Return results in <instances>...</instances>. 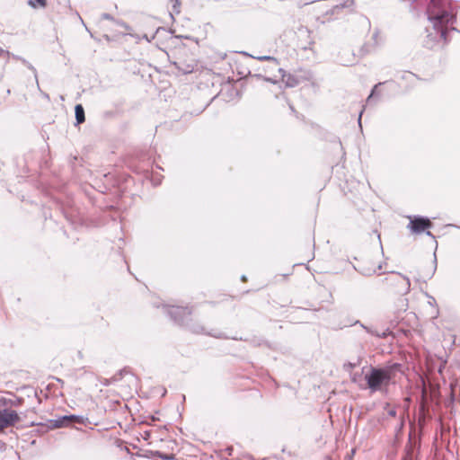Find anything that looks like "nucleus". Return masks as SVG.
Instances as JSON below:
<instances>
[{
	"instance_id": "7",
	"label": "nucleus",
	"mask_w": 460,
	"mask_h": 460,
	"mask_svg": "<svg viewBox=\"0 0 460 460\" xmlns=\"http://www.w3.org/2000/svg\"><path fill=\"white\" fill-rule=\"evenodd\" d=\"M72 424V417L69 415H64L55 420H49V427L50 429H58L63 427H68Z\"/></svg>"
},
{
	"instance_id": "28",
	"label": "nucleus",
	"mask_w": 460,
	"mask_h": 460,
	"mask_svg": "<svg viewBox=\"0 0 460 460\" xmlns=\"http://www.w3.org/2000/svg\"><path fill=\"white\" fill-rule=\"evenodd\" d=\"M403 425H404V422H403V420H402L401 424H400V429L403 427Z\"/></svg>"
},
{
	"instance_id": "8",
	"label": "nucleus",
	"mask_w": 460,
	"mask_h": 460,
	"mask_svg": "<svg viewBox=\"0 0 460 460\" xmlns=\"http://www.w3.org/2000/svg\"><path fill=\"white\" fill-rule=\"evenodd\" d=\"M358 324H360V326H361L362 328H364V329L367 331V332H368V333H370V334H372V335H374V336H376V337H377V338H382V339H384V338H386L388 335H390V334H391V331H390L389 329H385V331H383V332H378V331L374 330V329H372V328H370V327L365 326V325H364V324H362L359 321H357V322H356V324H358Z\"/></svg>"
},
{
	"instance_id": "1",
	"label": "nucleus",
	"mask_w": 460,
	"mask_h": 460,
	"mask_svg": "<svg viewBox=\"0 0 460 460\" xmlns=\"http://www.w3.org/2000/svg\"><path fill=\"white\" fill-rule=\"evenodd\" d=\"M429 20L433 23L435 30L440 32L441 39L447 43V24L456 20L455 12L450 0H430L428 7Z\"/></svg>"
},
{
	"instance_id": "26",
	"label": "nucleus",
	"mask_w": 460,
	"mask_h": 460,
	"mask_svg": "<svg viewBox=\"0 0 460 460\" xmlns=\"http://www.w3.org/2000/svg\"><path fill=\"white\" fill-rule=\"evenodd\" d=\"M29 68H30L31 70H32V71H33V73H34V75H35V77L37 78V72H36L35 67H34V66H32L31 65H30V66H29Z\"/></svg>"
},
{
	"instance_id": "16",
	"label": "nucleus",
	"mask_w": 460,
	"mask_h": 460,
	"mask_svg": "<svg viewBox=\"0 0 460 460\" xmlns=\"http://www.w3.org/2000/svg\"><path fill=\"white\" fill-rule=\"evenodd\" d=\"M172 12L174 13H180V1L179 0H174V4L172 5Z\"/></svg>"
},
{
	"instance_id": "3",
	"label": "nucleus",
	"mask_w": 460,
	"mask_h": 460,
	"mask_svg": "<svg viewBox=\"0 0 460 460\" xmlns=\"http://www.w3.org/2000/svg\"><path fill=\"white\" fill-rule=\"evenodd\" d=\"M167 314L179 325L185 326L194 333H203L204 327L199 323H190L191 311L188 307L168 306Z\"/></svg>"
},
{
	"instance_id": "14",
	"label": "nucleus",
	"mask_w": 460,
	"mask_h": 460,
	"mask_svg": "<svg viewBox=\"0 0 460 460\" xmlns=\"http://www.w3.org/2000/svg\"><path fill=\"white\" fill-rule=\"evenodd\" d=\"M298 84L297 79H296L293 75H288L286 79V84L288 87H295Z\"/></svg>"
},
{
	"instance_id": "13",
	"label": "nucleus",
	"mask_w": 460,
	"mask_h": 460,
	"mask_svg": "<svg viewBox=\"0 0 460 460\" xmlns=\"http://www.w3.org/2000/svg\"><path fill=\"white\" fill-rule=\"evenodd\" d=\"M402 460H416L414 449L411 446L407 449L406 454L403 456Z\"/></svg>"
},
{
	"instance_id": "9",
	"label": "nucleus",
	"mask_w": 460,
	"mask_h": 460,
	"mask_svg": "<svg viewBox=\"0 0 460 460\" xmlns=\"http://www.w3.org/2000/svg\"><path fill=\"white\" fill-rule=\"evenodd\" d=\"M76 124H82L85 120L84 109L82 104H76L75 107Z\"/></svg>"
},
{
	"instance_id": "33",
	"label": "nucleus",
	"mask_w": 460,
	"mask_h": 460,
	"mask_svg": "<svg viewBox=\"0 0 460 460\" xmlns=\"http://www.w3.org/2000/svg\"><path fill=\"white\" fill-rule=\"evenodd\" d=\"M435 270H436V267L434 268L433 271L431 272V276L434 275Z\"/></svg>"
},
{
	"instance_id": "30",
	"label": "nucleus",
	"mask_w": 460,
	"mask_h": 460,
	"mask_svg": "<svg viewBox=\"0 0 460 460\" xmlns=\"http://www.w3.org/2000/svg\"><path fill=\"white\" fill-rule=\"evenodd\" d=\"M241 279H242L243 281L246 280V277L244 275H243Z\"/></svg>"
},
{
	"instance_id": "11",
	"label": "nucleus",
	"mask_w": 460,
	"mask_h": 460,
	"mask_svg": "<svg viewBox=\"0 0 460 460\" xmlns=\"http://www.w3.org/2000/svg\"><path fill=\"white\" fill-rule=\"evenodd\" d=\"M152 455L154 456L159 457V458H161L163 460H173L174 459V455L173 454H165V453H163V452H160V451H153Z\"/></svg>"
},
{
	"instance_id": "2",
	"label": "nucleus",
	"mask_w": 460,
	"mask_h": 460,
	"mask_svg": "<svg viewBox=\"0 0 460 460\" xmlns=\"http://www.w3.org/2000/svg\"><path fill=\"white\" fill-rule=\"evenodd\" d=\"M401 365L394 363L388 367H371L368 373L365 376L367 387L371 392L382 390L384 386H387L393 377L394 373L400 368Z\"/></svg>"
},
{
	"instance_id": "20",
	"label": "nucleus",
	"mask_w": 460,
	"mask_h": 460,
	"mask_svg": "<svg viewBox=\"0 0 460 460\" xmlns=\"http://www.w3.org/2000/svg\"><path fill=\"white\" fill-rule=\"evenodd\" d=\"M354 4V0H348L345 4L341 5L342 8L349 7Z\"/></svg>"
},
{
	"instance_id": "25",
	"label": "nucleus",
	"mask_w": 460,
	"mask_h": 460,
	"mask_svg": "<svg viewBox=\"0 0 460 460\" xmlns=\"http://www.w3.org/2000/svg\"><path fill=\"white\" fill-rule=\"evenodd\" d=\"M414 76H415V75H414V74H412V73H410V72H408V73H406V74H405V77H406L407 79H409L410 77H414Z\"/></svg>"
},
{
	"instance_id": "5",
	"label": "nucleus",
	"mask_w": 460,
	"mask_h": 460,
	"mask_svg": "<svg viewBox=\"0 0 460 460\" xmlns=\"http://www.w3.org/2000/svg\"><path fill=\"white\" fill-rule=\"evenodd\" d=\"M432 226L431 221L425 217L415 216L410 220L409 227L415 234H420Z\"/></svg>"
},
{
	"instance_id": "23",
	"label": "nucleus",
	"mask_w": 460,
	"mask_h": 460,
	"mask_svg": "<svg viewBox=\"0 0 460 460\" xmlns=\"http://www.w3.org/2000/svg\"><path fill=\"white\" fill-rule=\"evenodd\" d=\"M9 52L0 48V57H3L4 55H8Z\"/></svg>"
},
{
	"instance_id": "21",
	"label": "nucleus",
	"mask_w": 460,
	"mask_h": 460,
	"mask_svg": "<svg viewBox=\"0 0 460 460\" xmlns=\"http://www.w3.org/2000/svg\"><path fill=\"white\" fill-rule=\"evenodd\" d=\"M397 414L396 412V410L395 409H391L388 411V415L391 416V417H395Z\"/></svg>"
},
{
	"instance_id": "24",
	"label": "nucleus",
	"mask_w": 460,
	"mask_h": 460,
	"mask_svg": "<svg viewBox=\"0 0 460 460\" xmlns=\"http://www.w3.org/2000/svg\"><path fill=\"white\" fill-rule=\"evenodd\" d=\"M363 111H364V109L360 111L359 116H358V125H359L360 128H361V117H362V114H363Z\"/></svg>"
},
{
	"instance_id": "4",
	"label": "nucleus",
	"mask_w": 460,
	"mask_h": 460,
	"mask_svg": "<svg viewBox=\"0 0 460 460\" xmlns=\"http://www.w3.org/2000/svg\"><path fill=\"white\" fill-rule=\"evenodd\" d=\"M384 281L391 286L395 288V292L400 295H405L409 293L411 288V282L409 278L402 275L401 273H396L394 276L390 278H385Z\"/></svg>"
},
{
	"instance_id": "19",
	"label": "nucleus",
	"mask_w": 460,
	"mask_h": 460,
	"mask_svg": "<svg viewBox=\"0 0 460 460\" xmlns=\"http://www.w3.org/2000/svg\"><path fill=\"white\" fill-rule=\"evenodd\" d=\"M102 18L104 20H113V17L110 13H102Z\"/></svg>"
},
{
	"instance_id": "6",
	"label": "nucleus",
	"mask_w": 460,
	"mask_h": 460,
	"mask_svg": "<svg viewBox=\"0 0 460 460\" xmlns=\"http://www.w3.org/2000/svg\"><path fill=\"white\" fill-rule=\"evenodd\" d=\"M20 420V417L15 411L4 409L0 411V429L13 426Z\"/></svg>"
},
{
	"instance_id": "31",
	"label": "nucleus",
	"mask_w": 460,
	"mask_h": 460,
	"mask_svg": "<svg viewBox=\"0 0 460 460\" xmlns=\"http://www.w3.org/2000/svg\"><path fill=\"white\" fill-rule=\"evenodd\" d=\"M451 30L452 31H457L456 28H455V27H451Z\"/></svg>"
},
{
	"instance_id": "32",
	"label": "nucleus",
	"mask_w": 460,
	"mask_h": 460,
	"mask_svg": "<svg viewBox=\"0 0 460 460\" xmlns=\"http://www.w3.org/2000/svg\"><path fill=\"white\" fill-rule=\"evenodd\" d=\"M343 66H349V63H342Z\"/></svg>"
},
{
	"instance_id": "22",
	"label": "nucleus",
	"mask_w": 460,
	"mask_h": 460,
	"mask_svg": "<svg viewBox=\"0 0 460 460\" xmlns=\"http://www.w3.org/2000/svg\"><path fill=\"white\" fill-rule=\"evenodd\" d=\"M259 59L260 60H270V59H273V58H271L270 56H263V57H260Z\"/></svg>"
},
{
	"instance_id": "27",
	"label": "nucleus",
	"mask_w": 460,
	"mask_h": 460,
	"mask_svg": "<svg viewBox=\"0 0 460 460\" xmlns=\"http://www.w3.org/2000/svg\"><path fill=\"white\" fill-rule=\"evenodd\" d=\"M208 334L211 335V336L217 337V338H221L222 337L221 333H210L209 332Z\"/></svg>"
},
{
	"instance_id": "12",
	"label": "nucleus",
	"mask_w": 460,
	"mask_h": 460,
	"mask_svg": "<svg viewBox=\"0 0 460 460\" xmlns=\"http://www.w3.org/2000/svg\"><path fill=\"white\" fill-rule=\"evenodd\" d=\"M28 4L33 8L45 7L47 4L46 0H29Z\"/></svg>"
},
{
	"instance_id": "18",
	"label": "nucleus",
	"mask_w": 460,
	"mask_h": 460,
	"mask_svg": "<svg viewBox=\"0 0 460 460\" xmlns=\"http://www.w3.org/2000/svg\"><path fill=\"white\" fill-rule=\"evenodd\" d=\"M358 362H349L348 364L345 365V367H348L349 369H352V368H355L357 366H358Z\"/></svg>"
},
{
	"instance_id": "29",
	"label": "nucleus",
	"mask_w": 460,
	"mask_h": 460,
	"mask_svg": "<svg viewBox=\"0 0 460 460\" xmlns=\"http://www.w3.org/2000/svg\"><path fill=\"white\" fill-rule=\"evenodd\" d=\"M426 234L429 235V236H433L432 234L429 231H427Z\"/></svg>"
},
{
	"instance_id": "15",
	"label": "nucleus",
	"mask_w": 460,
	"mask_h": 460,
	"mask_svg": "<svg viewBox=\"0 0 460 460\" xmlns=\"http://www.w3.org/2000/svg\"><path fill=\"white\" fill-rule=\"evenodd\" d=\"M69 417H72V423L83 424L84 422V418L83 416L71 414Z\"/></svg>"
},
{
	"instance_id": "17",
	"label": "nucleus",
	"mask_w": 460,
	"mask_h": 460,
	"mask_svg": "<svg viewBox=\"0 0 460 460\" xmlns=\"http://www.w3.org/2000/svg\"><path fill=\"white\" fill-rule=\"evenodd\" d=\"M380 84H382V83H379V84H376V85L374 86V88H373V89H372V91H371V93H370V94H369V96L367 97V102H369V101H370V99L372 98V96H373V95H374V93H375L376 89Z\"/></svg>"
},
{
	"instance_id": "10",
	"label": "nucleus",
	"mask_w": 460,
	"mask_h": 460,
	"mask_svg": "<svg viewBox=\"0 0 460 460\" xmlns=\"http://www.w3.org/2000/svg\"><path fill=\"white\" fill-rule=\"evenodd\" d=\"M371 41L372 42H368L367 44H366V46H374V47H377L379 45L382 44L383 42V40L382 38L380 37L379 35V31H375L372 37H371Z\"/></svg>"
}]
</instances>
